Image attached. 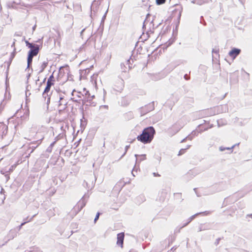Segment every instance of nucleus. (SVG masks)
I'll return each mask as SVG.
<instances>
[{"label":"nucleus","mask_w":252,"mask_h":252,"mask_svg":"<svg viewBox=\"0 0 252 252\" xmlns=\"http://www.w3.org/2000/svg\"><path fill=\"white\" fill-rule=\"evenodd\" d=\"M155 133L154 128L149 126L144 129L142 133L137 137V139L144 144L150 143L153 139Z\"/></svg>","instance_id":"1"},{"label":"nucleus","mask_w":252,"mask_h":252,"mask_svg":"<svg viewBox=\"0 0 252 252\" xmlns=\"http://www.w3.org/2000/svg\"><path fill=\"white\" fill-rule=\"evenodd\" d=\"M22 34L21 32H16L14 34V41L13 42L12 45H11V47L15 46L16 45H19L18 44L16 45L15 42H22V43H26V45L28 46V47H35L33 45H32V44H31L29 43L27 41H26L25 40V38H24L23 37H22Z\"/></svg>","instance_id":"2"},{"label":"nucleus","mask_w":252,"mask_h":252,"mask_svg":"<svg viewBox=\"0 0 252 252\" xmlns=\"http://www.w3.org/2000/svg\"><path fill=\"white\" fill-rule=\"evenodd\" d=\"M39 48H31V49L29 51L27 59V67H29L31 65L32 63L33 57L37 55L39 52Z\"/></svg>","instance_id":"3"},{"label":"nucleus","mask_w":252,"mask_h":252,"mask_svg":"<svg viewBox=\"0 0 252 252\" xmlns=\"http://www.w3.org/2000/svg\"><path fill=\"white\" fill-rule=\"evenodd\" d=\"M174 17H176L177 18V23L178 25L180 23V17L181 16L182 12V7L181 5L176 4L174 5Z\"/></svg>","instance_id":"4"},{"label":"nucleus","mask_w":252,"mask_h":252,"mask_svg":"<svg viewBox=\"0 0 252 252\" xmlns=\"http://www.w3.org/2000/svg\"><path fill=\"white\" fill-rule=\"evenodd\" d=\"M53 84H52L51 83L47 82V85L46 87L44 90V91L43 93V96L45 98V99H46L47 98V102H49L50 101V97L49 94L48 93L50 92V88L51 86H52Z\"/></svg>","instance_id":"5"},{"label":"nucleus","mask_w":252,"mask_h":252,"mask_svg":"<svg viewBox=\"0 0 252 252\" xmlns=\"http://www.w3.org/2000/svg\"><path fill=\"white\" fill-rule=\"evenodd\" d=\"M124 238V233H120L117 235V244L118 246L123 247V241Z\"/></svg>","instance_id":"6"},{"label":"nucleus","mask_w":252,"mask_h":252,"mask_svg":"<svg viewBox=\"0 0 252 252\" xmlns=\"http://www.w3.org/2000/svg\"><path fill=\"white\" fill-rule=\"evenodd\" d=\"M241 50L240 49L234 48L229 53V55L233 59H235L236 57L240 53Z\"/></svg>","instance_id":"7"},{"label":"nucleus","mask_w":252,"mask_h":252,"mask_svg":"<svg viewBox=\"0 0 252 252\" xmlns=\"http://www.w3.org/2000/svg\"><path fill=\"white\" fill-rule=\"evenodd\" d=\"M66 101L63 99V97L60 96L58 104L59 109H63L65 108V106L66 105Z\"/></svg>","instance_id":"8"},{"label":"nucleus","mask_w":252,"mask_h":252,"mask_svg":"<svg viewBox=\"0 0 252 252\" xmlns=\"http://www.w3.org/2000/svg\"><path fill=\"white\" fill-rule=\"evenodd\" d=\"M135 157L136 158V162L138 160L140 162V161L145 160L146 159V155H138L135 154Z\"/></svg>","instance_id":"9"},{"label":"nucleus","mask_w":252,"mask_h":252,"mask_svg":"<svg viewBox=\"0 0 252 252\" xmlns=\"http://www.w3.org/2000/svg\"><path fill=\"white\" fill-rule=\"evenodd\" d=\"M85 204H86V203L83 199H81V200H80L77 204V206L78 207L79 206H80V208L79 209V210H80L81 209H82L85 206Z\"/></svg>","instance_id":"10"},{"label":"nucleus","mask_w":252,"mask_h":252,"mask_svg":"<svg viewBox=\"0 0 252 252\" xmlns=\"http://www.w3.org/2000/svg\"><path fill=\"white\" fill-rule=\"evenodd\" d=\"M147 51V48H137L136 50L135 48L133 50V53H134L135 52H140L141 51Z\"/></svg>","instance_id":"11"},{"label":"nucleus","mask_w":252,"mask_h":252,"mask_svg":"<svg viewBox=\"0 0 252 252\" xmlns=\"http://www.w3.org/2000/svg\"><path fill=\"white\" fill-rule=\"evenodd\" d=\"M54 78L53 75H51L48 79L47 82L51 83L52 84H54Z\"/></svg>","instance_id":"12"},{"label":"nucleus","mask_w":252,"mask_h":252,"mask_svg":"<svg viewBox=\"0 0 252 252\" xmlns=\"http://www.w3.org/2000/svg\"><path fill=\"white\" fill-rule=\"evenodd\" d=\"M165 2V0H156V3L158 5L163 4Z\"/></svg>","instance_id":"13"},{"label":"nucleus","mask_w":252,"mask_h":252,"mask_svg":"<svg viewBox=\"0 0 252 252\" xmlns=\"http://www.w3.org/2000/svg\"><path fill=\"white\" fill-rule=\"evenodd\" d=\"M14 3V2H9L7 3V5L8 7L9 8H13L14 7V5H13V4Z\"/></svg>","instance_id":"14"},{"label":"nucleus","mask_w":252,"mask_h":252,"mask_svg":"<svg viewBox=\"0 0 252 252\" xmlns=\"http://www.w3.org/2000/svg\"><path fill=\"white\" fill-rule=\"evenodd\" d=\"M99 216V213H97L95 218H94V221L95 222L98 219Z\"/></svg>","instance_id":"15"},{"label":"nucleus","mask_w":252,"mask_h":252,"mask_svg":"<svg viewBox=\"0 0 252 252\" xmlns=\"http://www.w3.org/2000/svg\"><path fill=\"white\" fill-rule=\"evenodd\" d=\"M120 83L121 85L120 90H121L124 86L123 81L122 80L120 81Z\"/></svg>","instance_id":"16"},{"label":"nucleus","mask_w":252,"mask_h":252,"mask_svg":"<svg viewBox=\"0 0 252 252\" xmlns=\"http://www.w3.org/2000/svg\"><path fill=\"white\" fill-rule=\"evenodd\" d=\"M185 149H181L179 155H182L185 153Z\"/></svg>","instance_id":"17"},{"label":"nucleus","mask_w":252,"mask_h":252,"mask_svg":"<svg viewBox=\"0 0 252 252\" xmlns=\"http://www.w3.org/2000/svg\"><path fill=\"white\" fill-rule=\"evenodd\" d=\"M185 149H181L179 155H182L185 153Z\"/></svg>","instance_id":"18"},{"label":"nucleus","mask_w":252,"mask_h":252,"mask_svg":"<svg viewBox=\"0 0 252 252\" xmlns=\"http://www.w3.org/2000/svg\"><path fill=\"white\" fill-rule=\"evenodd\" d=\"M24 6L26 7H28V8H30V7H31V6L29 4H27V5H24Z\"/></svg>","instance_id":"19"},{"label":"nucleus","mask_w":252,"mask_h":252,"mask_svg":"<svg viewBox=\"0 0 252 252\" xmlns=\"http://www.w3.org/2000/svg\"><path fill=\"white\" fill-rule=\"evenodd\" d=\"M194 218V216H192V217L189 219V222L191 221L193 219V218Z\"/></svg>","instance_id":"20"},{"label":"nucleus","mask_w":252,"mask_h":252,"mask_svg":"<svg viewBox=\"0 0 252 252\" xmlns=\"http://www.w3.org/2000/svg\"><path fill=\"white\" fill-rule=\"evenodd\" d=\"M42 66H43V67H45L46 66V63H43Z\"/></svg>","instance_id":"21"},{"label":"nucleus","mask_w":252,"mask_h":252,"mask_svg":"<svg viewBox=\"0 0 252 252\" xmlns=\"http://www.w3.org/2000/svg\"><path fill=\"white\" fill-rule=\"evenodd\" d=\"M138 43H139V42H136V45H135V47H136V46H138Z\"/></svg>","instance_id":"22"},{"label":"nucleus","mask_w":252,"mask_h":252,"mask_svg":"<svg viewBox=\"0 0 252 252\" xmlns=\"http://www.w3.org/2000/svg\"><path fill=\"white\" fill-rule=\"evenodd\" d=\"M85 62H85V61H82V62L81 63V64H82L84 63Z\"/></svg>","instance_id":"23"},{"label":"nucleus","mask_w":252,"mask_h":252,"mask_svg":"<svg viewBox=\"0 0 252 252\" xmlns=\"http://www.w3.org/2000/svg\"><path fill=\"white\" fill-rule=\"evenodd\" d=\"M168 252H173V251H172V248H171V250Z\"/></svg>","instance_id":"24"},{"label":"nucleus","mask_w":252,"mask_h":252,"mask_svg":"<svg viewBox=\"0 0 252 252\" xmlns=\"http://www.w3.org/2000/svg\"><path fill=\"white\" fill-rule=\"evenodd\" d=\"M25 223H26V222H23V223H22L21 224V225H24V224H25Z\"/></svg>","instance_id":"25"},{"label":"nucleus","mask_w":252,"mask_h":252,"mask_svg":"<svg viewBox=\"0 0 252 252\" xmlns=\"http://www.w3.org/2000/svg\"><path fill=\"white\" fill-rule=\"evenodd\" d=\"M35 27L36 26L35 25L33 27V30H34L35 28Z\"/></svg>","instance_id":"26"},{"label":"nucleus","mask_w":252,"mask_h":252,"mask_svg":"<svg viewBox=\"0 0 252 252\" xmlns=\"http://www.w3.org/2000/svg\"><path fill=\"white\" fill-rule=\"evenodd\" d=\"M168 20H167L166 21V24H167V23H168Z\"/></svg>","instance_id":"27"},{"label":"nucleus","mask_w":252,"mask_h":252,"mask_svg":"<svg viewBox=\"0 0 252 252\" xmlns=\"http://www.w3.org/2000/svg\"><path fill=\"white\" fill-rule=\"evenodd\" d=\"M154 176H157V174H156L155 173H154Z\"/></svg>","instance_id":"28"},{"label":"nucleus","mask_w":252,"mask_h":252,"mask_svg":"<svg viewBox=\"0 0 252 252\" xmlns=\"http://www.w3.org/2000/svg\"><path fill=\"white\" fill-rule=\"evenodd\" d=\"M205 213H206V215H208V214H209V212H207V213L205 212Z\"/></svg>","instance_id":"29"},{"label":"nucleus","mask_w":252,"mask_h":252,"mask_svg":"<svg viewBox=\"0 0 252 252\" xmlns=\"http://www.w3.org/2000/svg\"><path fill=\"white\" fill-rule=\"evenodd\" d=\"M170 1H171V0H170Z\"/></svg>","instance_id":"30"}]
</instances>
